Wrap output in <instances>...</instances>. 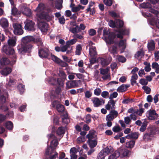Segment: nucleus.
I'll list each match as a JSON object with an SVG mask.
<instances>
[{
  "mask_svg": "<svg viewBox=\"0 0 159 159\" xmlns=\"http://www.w3.org/2000/svg\"><path fill=\"white\" fill-rule=\"evenodd\" d=\"M141 6L143 8H150L151 7V5L149 2L143 3L141 4Z\"/></svg>",
  "mask_w": 159,
  "mask_h": 159,
  "instance_id": "54",
  "label": "nucleus"
},
{
  "mask_svg": "<svg viewBox=\"0 0 159 159\" xmlns=\"http://www.w3.org/2000/svg\"><path fill=\"white\" fill-rule=\"evenodd\" d=\"M147 116L149 119L153 120L157 118L158 116L157 114L156 113L155 110H150L147 112Z\"/></svg>",
  "mask_w": 159,
  "mask_h": 159,
  "instance_id": "18",
  "label": "nucleus"
},
{
  "mask_svg": "<svg viewBox=\"0 0 159 159\" xmlns=\"http://www.w3.org/2000/svg\"><path fill=\"white\" fill-rule=\"evenodd\" d=\"M149 133L145 134L143 136V139L145 141H148L150 140L155 134L159 133V130L157 129H156V132L154 131L152 129H151Z\"/></svg>",
  "mask_w": 159,
  "mask_h": 159,
  "instance_id": "15",
  "label": "nucleus"
},
{
  "mask_svg": "<svg viewBox=\"0 0 159 159\" xmlns=\"http://www.w3.org/2000/svg\"><path fill=\"white\" fill-rule=\"evenodd\" d=\"M2 51L12 58V61L14 62L16 61V56L13 48L7 45H4L2 47Z\"/></svg>",
  "mask_w": 159,
  "mask_h": 159,
  "instance_id": "5",
  "label": "nucleus"
},
{
  "mask_svg": "<svg viewBox=\"0 0 159 159\" xmlns=\"http://www.w3.org/2000/svg\"><path fill=\"white\" fill-rule=\"evenodd\" d=\"M48 137L49 140L53 139L51 142L50 146L48 148H52V149L55 150L56 147L58 144V143L56 137L52 134H50L48 135Z\"/></svg>",
  "mask_w": 159,
  "mask_h": 159,
  "instance_id": "10",
  "label": "nucleus"
},
{
  "mask_svg": "<svg viewBox=\"0 0 159 159\" xmlns=\"http://www.w3.org/2000/svg\"><path fill=\"white\" fill-rule=\"evenodd\" d=\"M129 151L126 149L122 150L120 152V156L121 157H124L126 156H128L129 154Z\"/></svg>",
  "mask_w": 159,
  "mask_h": 159,
  "instance_id": "38",
  "label": "nucleus"
},
{
  "mask_svg": "<svg viewBox=\"0 0 159 159\" xmlns=\"http://www.w3.org/2000/svg\"><path fill=\"white\" fill-rule=\"evenodd\" d=\"M100 73L101 78L104 80H110L111 76L108 68L100 69Z\"/></svg>",
  "mask_w": 159,
  "mask_h": 159,
  "instance_id": "7",
  "label": "nucleus"
},
{
  "mask_svg": "<svg viewBox=\"0 0 159 159\" xmlns=\"http://www.w3.org/2000/svg\"><path fill=\"white\" fill-rule=\"evenodd\" d=\"M111 61L110 58H101L99 59V61L102 66H105L109 65Z\"/></svg>",
  "mask_w": 159,
  "mask_h": 159,
  "instance_id": "22",
  "label": "nucleus"
},
{
  "mask_svg": "<svg viewBox=\"0 0 159 159\" xmlns=\"http://www.w3.org/2000/svg\"><path fill=\"white\" fill-rule=\"evenodd\" d=\"M15 84V80H14L10 79L8 83L7 84V87L8 88L12 87L13 85H14Z\"/></svg>",
  "mask_w": 159,
  "mask_h": 159,
  "instance_id": "47",
  "label": "nucleus"
},
{
  "mask_svg": "<svg viewBox=\"0 0 159 159\" xmlns=\"http://www.w3.org/2000/svg\"><path fill=\"white\" fill-rule=\"evenodd\" d=\"M69 30L71 32L74 34H76L80 32L78 25H76L75 27H70L69 29Z\"/></svg>",
  "mask_w": 159,
  "mask_h": 159,
  "instance_id": "41",
  "label": "nucleus"
},
{
  "mask_svg": "<svg viewBox=\"0 0 159 159\" xmlns=\"http://www.w3.org/2000/svg\"><path fill=\"white\" fill-rule=\"evenodd\" d=\"M25 23V30L28 31H34V25L35 23L33 21L30 20H27Z\"/></svg>",
  "mask_w": 159,
  "mask_h": 159,
  "instance_id": "14",
  "label": "nucleus"
},
{
  "mask_svg": "<svg viewBox=\"0 0 159 159\" xmlns=\"http://www.w3.org/2000/svg\"><path fill=\"white\" fill-rule=\"evenodd\" d=\"M62 122L64 123L68 124L70 122V120L68 117V115L66 112H64L62 116Z\"/></svg>",
  "mask_w": 159,
  "mask_h": 159,
  "instance_id": "30",
  "label": "nucleus"
},
{
  "mask_svg": "<svg viewBox=\"0 0 159 159\" xmlns=\"http://www.w3.org/2000/svg\"><path fill=\"white\" fill-rule=\"evenodd\" d=\"M103 37L107 44H111L113 43L115 35L112 33H110L107 29H104L103 31Z\"/></svg>",
  "mask_w": 159,
  "mask_h": 159,
  "instance_id": "4",
  "label": "nucleus"
},
{
  "mask_svg": "<svg viewBox=\"0 0 159 159\" xmlns=\"http://www.w3.org/2000/svg\"><path fill=\"white\" fill-rule=\"evenodd\" d=\"M66 128L65 127H59L57 131V134L59 135L64 134L65 133Z\"/></svg>",
  "mask_w": 159,
  "mask_h": 159,
  "instance_id": "36",
  "label": "nucleus"
},
{
  "mask_svg": "<svg viewBox=\"0 0 159 159\" xmlns=\"http://www.w3.org/2000/svg\"><path fill=\"white\" fill-rule=\"evenodd\" d=\"M84 7L80 5H79L78 6L72 8V11L74 12H76L77 11H79L81 9L83 10L84 9Z\"/></svg>",
  "mask_w": 159,
  "mask_h": 159,
  "instance_id": "35",
  "label": "nucleus"
},
{
  "mask_svg": "<svg viewBox=\"0 0 159 159\" xmlns=\"http://www.w3.org/2000/svg\"><path fill=\"white\" fill-rule=\"evenodd\" d=\"M25 85L22 84H20L18 85V88L21 93H22L25 89Z\"/></svg>",
  "mask_w": 159,
  "mask_h": 159,
  "instance_id": "58",
  "label": "nucleus"
},
{
  "mask_svg": "<svg viewBox=\"0 0 159 159\" xmlns=\"http://www.w3.org/2000/svg\"><path fill=\"white\" fill-rule=\"evenodd\" d=\"M86 137L88 139H97L96 131L93 130H90L89 133L87 135Z\"/></svg>",
  "mask_w": 159,
  "mask_h": 159,
  "instance_id": "25",
  "label": "nucleus"
},
{
  "mask_svg": "<svg viewBox=\"0 0 159 159\" xmlns=\"http://www.w3.org/2000/svg\"><path fill=\"white\" fill-rule=\"evenodd\" d=\"M45 153L47 155H50L49 159H55L58 156V153L52 148H47Z\"/></svg>",
  "mask_w": 159,
  "mask_h": 159,
  "instance_id": "9",
  "label": "nucleus"
},
{
  "mask_svg": "<svg viewBox=\"0 0 159 159\" xmlns=\"http://www.w3.org/2000/svg\"><path fill=\"white\" fill-rule=\"evenodd\" d=\"M44 7V5L42 3L39 4L37 7L36 11L37 12L36 16L38 20L44 19L48 21L51 19L50 16L48 14L44 13L43 11Z\"/></svg>",
  "mask_w": 159,
  "mask_h": 159,
  "instance_id": "3",
  "label": "nucleus"
},
{
  "mask_svg": "<svg viewBox=\"0 0 159 159\" xmlns=\"http://www.w3.org/2000/svg\"><path fill=\"white\" fill-rule=\"evenodd\" d=\"M14 29V33L15 34L17 35H20L23 33V30L22 29L21 25L19 24L15 23L13 25Z\"/></svg>",
  "mask_w": 159,
  "mask_h": 159,
  "instance_id": "11",
  "label": "nucleus"
},
{
  "mask_svg": "<svg viewBox=\"0 0 159 159\" xmlns=\"http://www.w3.org/2000/svg\"><path fill=\"white\" fill-rule=\"evenodd\" d=\"M111 149L107 147L103 149L99 153L98 157L100 159H104L105 157L110 153Z\"/></svg>",
  "mask_w": 159,
  "mask_h": 159,
  "instance_id": "13",
  "label": "nucleus"
},
{
  "mask_svg": "<svg viewBox=\"0 0 159 159\" xmlns=\"http://www.w3.org/2000/svg\"><path fill=\"white\" fill-rule=\"evenodd\" d=\"M147 125V123L146 122H143L141 127L140 128L139 130L141 132H144L146 129V127Z\"/></svg>",
  "mask_w": 159,
  "mask_h": 159,
  "instance_id": "51",
  "label": "nucleus"
},
{
  "mask_svg": "<svg viewBox=\"0 0 159 159\" xmlns=\"http://www.w3.org/2000/svg\"><path fill=\"white\" fill-rule=\"evenodd\" d=\"M101 90L100 89L96 88L94 90V93L96 96H99L101 94Z\"/></svg>",
  "mask_w": 159,
  "mask_h": 159,
  "instance_id": "59",
  "label": "nucleus"
},
{
  "mask_svg": "<svg viewBox=\"0 0 159 159\" xmlns=\"http://www.w3.org/2000/svg\"><path fill=\"white\" fill-rule=\"evenodd\" d=\"M89 53L90 57H96L97 54L96 47L90 46L89 48Z\"/></svg>",
  "mask_w": 159,
  "mask_h": 159,
  "instance_id": "24",
  "label": "nucleus"
},
{
  "mask_svg": "<svg viewBox=\"0 0 159 159\" xmlns=\"http://www.w3.org/2000/svg\"><path fill=\"white\" fill-rule=\"evenodd\" d=\"M144 64L145 65L144 67V70L146 72H149L151 70V65L150 63L147 62H145Z\"/></svg>",
  "mask_w": 159,
  "mask_h": 159,
  "instance_id": "43",
  "label": "nucleus"
},
{
  "mask_svg": "<svg viewBox=\"0 0 159 159\" xmlns=\"http://www.w3.org/2000/svg\"><path fill=\"white\" fill-rule=\"evenodd\" d=\"M95 107H98L104 104V100L102 98H99L97 97L92 98L91 100Z\"/></svg>",
  "mask_w": 159,
  "mask_h": 159,
  "instance_id": "12",
  "label": "nucleus"
},
{
  "mask_svg": "<svg viewBox=\"0 0 159 159\" xmlns=\"http://www.w3.org/2000/svg\"><path fill=\"white\" fill-rule=\"evenodd\" d=\"M126 41L125 40H121L119 43V47L121 49V52H124L125 47Z\"/></svg>",
  "mask_w": 159,
  "mask_h": 159,
  "instance_id": "32",
  "label": "nucleus"
},
{
  "mask_svg": "<svg viewBox=\"0 0 159 159\" xmlns=\"http://www.w3.org/2000/svg\"><path fill=\"white\" fill-rule=\"evenodd\" d=\"M135 143V141L134 140H132L127 142L126 143V147L128 148H132L134 147Z\"/></svg>",
  "mask_w": 159,
  "mask_h": 159,
  "instance_id": "44",
  "label": "nucleus"
},
{
  "mask_svg": "<svg viewBox=\"0 0 159 159\" xmlns=\"http://www.w3.org/2000/svg\"><path fill=\"white\" fill-rule=\"evenodd\" d=\"M86 11L87 12L90 11V14L93 15L95 13V10L94 8H88L87 9Z\"/></svg>",
  "mask_w": 159,
  "mask_h": 159,
  "instance_id": "62",
  "label": "nucleus"
},
{
  "mask_svg": "<svg viewBox=\"0 0 159 159\" xmlns=\"http://www.w3.org/2000/svg\"><path fill=\"white\" fill-rule=\"evenodd\" d=\"M149 11L155 15L154 16H152L148 13H146L145 15L148 17H149L148 19V21L151 24L153 25L155 24L157 27L159 29V13L157 10L150 9Z\"/></svg>",
  "mask_w": 159,
  "mask_h": 159,
  "instance_id": "2",
  "label": "nucleus"
},
{
  "mask_svg": "<svg viewBox=\"0 0 159 159\" xmlns=\"http://www.w3.org/2000/svg\"><path fill=\"white\" fill-rule=\"evenodd\" d=\"M139 135V134L138 132L132 133L127 135L125 138L128 139H137L138 138Z\"/></svg>",
  "mask_w": 159,
  "mask_h": 159,
  "instance_id": "27",
  "label": "nucleus"
},
{
  "mask_svg": "<svg viewBox=\"0 0 159 159\" xmlns=\"http://www.w3.org/2000/svg\"><path fill=\"white\" fill-rule=\"evenodd\" d=\"M52 107H53L55 106L56 107L57 109L59 112L61 113L64 111V106L63 105L60 104L58 101H54L52 103Z\"/></svg>",
  "mask_w": 159,
  "mask_h": 159,
  "instance_id": "17",
  "label": "nucleus"
},
{
  "mask_svg": "<svg viewBox=\"0 0 159 159\" xmlns=\"http://www.w3.org/2000/svg\"><path fill=\"white\" fill-rule=\"evenodd\" d=\"M52 60L55 63L59 64L62 67H66L68 66L67 63L60 60L55 56L53 57Z\"/></svg>",
  "mask_w": 159,
  "mask_h": 159,
  "instance_id": "21",
  "label": "nucleus"
},
{
  "mask_svg": "<svg viewBox=\"0 0 159 159\" xmlns=\"http://www.w3.org/2000/svg\"><path fill=\"white\" fill-rule=\"evenodd\" d=\"M16 39L14 37L8 40L7 43L9 47H14L16 44Z\"/></svg>",
  "mask_w": 159,
  "mask_h": 159,
  "instance_id": "29",
  "label": "nucleus"
},
{
  "mask_svg": "<svg viewBox=\"0 0 159 159\" xmlns=\"http://www.w3.org/2000/svg\"><path fill=\"white\" fill-rule=\"evenodd\" d=\"M152 67L153 69L155 70V72L156 73H159V65L156 62L152 63Z\"/></svg>",
  "mask_w": 159,
  "mask_h": 159,
  "instance_id": "37",
  "label": "nucleus"
},
{
  "mask_svg": "<svg viewBox=\"0 0 159 159\" xmlns=\"http://www.w3.org/2000/svg\"><path fill=\"white\" fill-rule=\"evenodd\" d=\"M109 93L107 91H104L101 93V96L104 98H108L109 97Z\"/></svg>",
  "mask_w": 159,
  "mask_h": 159,
  "instance_id": "57",
  "label": "nucleus"
},
{
  "mask_svg": "<svg viewBox=\"0 0 159 159\" xmlns=\"http://www.w3.org/2000/svg\"><path fill=\"white\" fill-rule=\"evenodd\" d=\"M133 101L132 99L127 98L124 99L122 102L123 104H127L132 103Z\"/></svg>",
  "mask_w": 159,
  "mask_h": 159,
  "instance_id": "61",
  "label": "nucleus"
},
{
  "mask_svg": "<svg viewBox=\"0 0 159 159\" xmlns=\"http://www.w3.org/2000/svg\"><path fill=\"white\" fill-rule=\"evenodd\" d=\"M116 101L113 99L110 100L108 102L107 104L105 106V108L108 110L111 109L114 110L115 109V103Z\"/></svg>",
  "mask_w": 159,
  "mask_h": 159,
  "instance_id": "19",
  "label": "nucleus"
},
{
  "mask_svg": "<svg viewBox=\"0 0 159 159\" xmlns=\"http://www.w3.org/2000/svg\"><path fill=\"white\" fill-rule=\"evenodd\" d=\"M0 62L2 65H7L10 63V61L8 58L3 57L0 60Z\"/></svg>",
  "mask_w": 159,
  "mask_h": 159,
  "instance_id": "33",
  "label": "nucleus"
},
{
  "mask_svg": "<svg viewBox=\"0 0 159 159\" xmlns=\"http://www.w3.org/2000/svg\"><path fill=\"white\" fill-rule=\"evenodd\" d=\"M43 19L38 20V26L42 32H45L46 31L48 28V24L43 21H42Z\"/></svg>",
  "mask_w": 159,
  "mask_h": 159,
  "instance_id": "16",
  "label": "nucleus"
},
{
  "mask_svg": "<svg viewBox=\"0 0 159 159\" xmlns=\"http://www.w3.org/2000/svg\"><path fill=\"white\" fill-rule=\"evenodd\" d=\"M39 56L42 58H46L48 59H51L52 60L53 56H55L54 55L49 52L48 49H41L39 50Z\"/></svg>",
  "mask_w": 159,
  "mask_h": 159,
  "instance_id": "6",
  "label": "nucleus"
},
{
  "mask_svg": "<svg viewBox=\"0 0 159 159\" xmlns=\"http://www.w3.org/2000/svg\"><path fill=\"white\" fill-rule=\"evenodd\" d=\"M38 43V45H41L43 43L40 38H34L31 36H27L23 37L20 44L18 47V50L20 53L30 52L33 48V45L30 43Z\"/></svg>",
  "mask_w": 159,
  "mask_h": 159,
  "instance_id": "1",
  "label": "nucleus"
},
{
  "mask_svg": "<svg viewBox=\"0 0 159 159\" xmlns=\"http://www.w3.org/2000/svg\"><path fill=\"white\" fill-rule=\"evenodd\" d=\"M97 139H88L87 143L91 148H93L96 146L97 144Z\"/></svg>",
  "mask_w": 159,
  "mask_h": 159,
  "instance_id": "23",
  "label": "nucleus"
},
{
  "mask_svg": "<svg viewBox=\"0 0 159 159\" xmlns=\"http://www.w3.org/2000/svg\"><path fill=\"white\" fill-rule=\"evenodd\" d=\"M125 30L120 29L119 30L118 32L119 33L116 34V36L118 38L122 39L123 38V35L125 34Z\"/></svg>",
  "mask_w": 159,
  "mask_h": 159,
  "instance_id": "40",
  "label": "nucleus"
},
{
  "mask_svg": "<svg viewBox=\"0 0 159 159\" xmlns=\"http://www.w3.org/2000/svg\"><path fill=\"white\" fill-rule=\"evenodd\" d=\"M116 25L120 28H121L124 25L123 21L121 20H117L116 21Z\"/></svg>",
  "mask_w": 159,
  "mask_h": 159,
  "instance_id": "55",
  "label": "nucleus"
},
{
  "mask_svg": "<svg viewBox=\"0 0 159 159\" xmlns=\"http://www.w3.org/2000/svg\"><path fill=\"white\" fill-rule=\"evenodd\" d=\"M80 80H72V81H68L66 83V88L68 89L71 88H74L79 87V83H80Z\"/></svg>",
  "mask_w": 159,
  "mask_h": 159,
  "instance_id": "8",
  "label": "nucleus"
},
{
  "mask_svg": "<svg viewBox=\"0 0 159 159\" xmlns=\"http://www.w3.org/2000/svg\"><path fill=\"white\" fill-rule=\"evenodd\" d=\"M138 76L136 74H134L131 77V84L132 85H133L136 83V80L137 79Z\"/></svg>",
  "mask_w": 159,
  "mask_h": 159,
  "instance_id": "42",
  "label": "nucleus"
},
{
  "mask_svg": "<svg viewBox=\"0 0 159 159\" xmlns=\"http://www.w3.org/2000/svg\"><path fill=\"white\" fill-rule=\"evenodd\" d=\"M143 56V53L141 51H138L135 55V57L139 59H141Z\"/></svg>",
  "mask_w": 159,
  "mask_h": 159,
  "instance_id": "50",
  "label": "nucleus"
},
{
  "mask_svg": "<svg viewBox=\"0 0 159 159\" xmlns=\"http://www.w3.org/2000/svg\"><path fill=\"white\" fill-rule=\"evenodd\" d=\"M0 25L4 29L8 26L9 23L7 20L5 18H2L0 20Z\"/></svg>",
  "mask_w": 159,
  "mask_h": 159,
  "instance_id": "26",
  "label": "nucleus"
},
{
  "mask_svg": "<svg viewBox=\"0 0 159 159\" xmlns=\"http://www.w3.org/2000/svg\"><path fill=\"white\" fill-rule=\"evenodd\" d=\"M103 2L107 6L110 7L113 3L112 0H103Z\"/></svg>",
  "mask_w": 159,
  "mask_h": 159,
  "instance_id": "52",
  "label": "nucleus"
},
{
  "mask_svg": "<svg viewBox=\"0 0 159 159\" xmlns=\"http://www.w3.org/2000/svg\"><path fill=\"white\" fill-rule=\"evenodd\" d=\"M5 125L6 127L9 130H11L13 127V123L10 121L6 123Z\"/></svg>",
  "mask_w": 159,
  "mask_h": 159,
  "instance_id": "46",
  "label": "nucleus"
},
{
  "mask_svg": "<svg viewBox=\"0 0 159 159\" xmlns=\"http://www.w3.org/2000/svg\"><path fill=\"white\" fill-rule=\"evenodd\" d=\"M21 12L26 16H29L31 15V11L30 9L26 7L25 5H22L20 7Z\"/></svg>",
  "mask_w": 159,
  "mask_h": 159,
  "instance_id": "20",
  "label": "nucleus"
},
{
  "mask_svg": "<svg viewBox=\"0 0 159 159\" xmlns=\"http://www.w3.org/2000/svg\"><path fill=\"white\" fill-rule=\"evenodd\" d=\"M110 50L111 53L113 54L116 53L117 51V48L116 47L113 46L110 49Z\"/></svg>",
  "mask_w": 159,
  "mask_h": 159,
  "instance_id": "64",
  "label": "nucleus"
},
{
  "mask_svg": "<svg viewBox=\"0 0 159 159\" xmlns=\"http://www.w3.org/2000/svg\"><path fill=\"white\" fill-rule=\"evenodd\" d=\"M129 86L123 84L118 88L117 91L118 92H122L125 91L127 89V88Z\"/></svg>",
  "mask_w": 159,
  "mask_h": 159,
  "instance_id": "34",
  "label": "nucleus"
},
{
  "mask_svg": "<svg viewBox=\"0 0 159 159\" xmlns=\"http://www.w3.org/2000/svg\"><path fill=\"white\" fill-rule=\"evenodd\" d=\"M109 114L111 115V116L115 119L117 116L118 112L117 111L115 110H112L110 112Z\"/></svg>",
  "mask_w": 159,
  "mask_h": 159,
  "instance_id": "48",
  "label": "nucleus"
},
{
  "mask_svg": "<svg viewBox=\"0 0 159 159\" xmlns=\"http://www.w3.org/2000/svg\"><path fill=\"white\" fill-rule=\"evenodd\" d=\"M120 156V152L116 151L113 154L110 156L108 159H116Z\"/></svg>",
  "mask_w": 159,
  "mask_h": 159,
  "instance_id": "39",
  "label": "nucleus"
},
{
  "mask_svg": "<svg viewBox=\"0 0 159 159\" xmlns=\"http://www.w3.org/2000/svg\"><path fill=\"white\" fill-rule=\"evenodd\" d=\"M142 88L144 90V92L147 94L150 93L151 92L150 88L148 86H144L142 87Z\"/></svg>",
  "mask_w": 159,
  "mask_h": 159,
  "instance_id": "56",
  "label": "nucleus"
},
{
  "mask_svg": "<svg viewBox=\"0 0 159 159\" xmlns=\"http://www.w3.org/2000/svg\"><path fill=\"white\" fill-rule=\"evenodd\" d=\"M77 41L76 39H72L70 40H69L66 42V43L67 45H68L69 46L71 45H73Z\"/></svg>",
  "mask_w": 159,
  "mask_h": 159,
  "instance_id": "53",
  "label": "nucleus"
},
{
  "mask_svg": "<svg viewBox=\"0 0 159 159\" xmlns=\"http://www.w3.org/2000/svg\"><path fill=\"white\" fill-rule=\"evenodd\" d=\"M148 48L149 51H153L155 49V43L153 40H150L148 42Z\"/></svg>",
  "mask_w": 159,
  "mask_h": 159,
  "instance_id": "31",
  "label": "nucleus"
},
{
  "mask_svg": "<svg viewBox=\"0 0 159 159\" xmlns=\"http://www.w3.org/2000/svg\"><path fill=\"white\" fill-rule=\"evenodd\" d=\"M85 97L87 98H90L92 95V92L90 90H86L84 92Z\"/></svg>",
  "mask_w": 159,
  "mask_h": 159,
  "instance_id": "49",
  "label": "nucleus"
},
{
  "mask_svg": "<svg viewBox=\"0 0 159 159\" xmlns=\"http://www.w3.org/2000/svg\"><path fill=\"white\" fill-rule=\"evenodd\" d=\"M117 59L119 61L121 62H124L126 61V58L124 57L121 56H118Z\"/></svg>",
  "mask_w": 159,
  "mask_h": 159,
  "instance_id": "60",
  "label": "nucleus"
},
{
  "mask_svg": "<svg viewBox=\"0 0 159 159\" xmlns=\"http://www.w3.org/2000/svg\"><path fill=\"white\" fill-rule=\"evenodd\" d=\"M85 139L84 137H78L77 139V141L78 143H80L84 142Z\"/></svg>",
  "mask_w": 159,
  "mask_h": 159,
  "instance_id": "63",
  "label": "nucleus"
},
{
  "mask_svg": "<svg viewBox=\"0 0 159 159\" xmlns=\"http://www.w3.org/2000/svg\"><path fill=\"white\" fill-rule=\"evenodd\" d=\"M12 71V70L10 67H6L0 71L1 74L7 76Z\"/></svg>",
  "mask_w": 159,
  "mask_h": 159,
  "instance_id": "28",
  "label": "nucleus"
},
{
  "mask_svg": "<svg viewBox=\"0 0 159 159\" xmlns=\"http://www.w3.org/2000/svg\"><path fill=\"white\" fill-rule=\"evenodd\" d=\"M82 49V46L80 44H79L77 45L76 48V54L77 55H80Z\"/></svg>",
  "mask_w": 159,
  "mask_h": 159,
  "instance_id": "45",
  "label": "nucleus"
}]
</instances>
